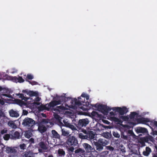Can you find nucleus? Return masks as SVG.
I'll use <instances>...</instances> for the list:
<instances>
[{"instance_id": "obj_1", "label": "nucleus", "mask_w": 157, "mask_h": 157, "mask_svg": "<svg viewBox=\"0 0 157 157\" xmlns=\"http://www.w3.org/2000/svg\"><path fill=\"white\" fill-rule=\"evenodd\" d=\"M81 99V97L78 98V100L75 98L72 99L71 103H74L75 105L78 106L79 108L84 111H88L93 107V105L90 104V103L88 101L85 102L84 101H81L80 100Z\"/></svg>"}, {"instance_id": "obj_2", "label": "nucleus", "mask_w": 157, "mask_h": 157, "mask_svg": "<svg viewBox=\"0 0 157 157\" xmlns=\"http://www.w3.org/2000/svg\"><path fill=\"white\" fill-rule=\"evenodd\" d=\"M102 139H99L97 141H94V144L95 146L97 152H100L102 151L103 147L107 144V142Z\"/></svg>"}, {"instance_id": "obj_3", "label": "nucleus", "mask_w": 157, "mask_h": 157, "mask_svg": "<svg viewBox=\"0 0 157 157\" xmlns=\"http://www.w3.org/2000/svg\"><path fill=\"white\" fill-rule=\"evenodd\" d=\"M22 124L28 129H33L35 124V121L32 118L27 117L24 119Z\"/></svg>"}, {"instance_id": "obj_4", "label": "nucleus", "mask_w": 157, "mask_h": 157, "mask_svg": "<svg viewBox=\"0 0 157 157\" xmlns=\"http://www.w3.org/2000/svg\"><path fill=\"white\" fill-rule=\"evenodd\" d=\"M67 144L69 146H75L78 144V141L74 136H69L66 141Z\"/></svg>"}, {"instance_id": "obj_5", "label": "nucleus", "mask_w": 157, "mask_h": 157, "mask_svg": "<svg viewBox=\"0 0 157 157\" xmlns=\"http://www.w3.org/2000/svg\"><path fill=\"white\" fill-rule=\"evenodd\" d=\"M89 121L87 118L80 119L76 126L78 128L80 129L83 127H86L89 123Z\"/></svg>"}, {"instance_id": "obj_6", "label": "nucleus", "mask_w": 157, "mask_h": 157, "mask_svg": "<svg viewBox=\"0 0 157 157\" xmlns=\"http://www.w3.org/2000/svg\"><path fill=\"white\" fill-rule=\"evenodd\" d=\"M112 109L118 112L120 115H123L126 113L128 111L127 108L125 106L123 107L122 108L119 107H115L112 108Z\"/></svg>"}, {"instance_id": "obj_7", "label": "nucleus", "mask_w": 157, "mask_h": 157, "mask_svg": "<svg viewBox=\"0 0 157 157\" xmlns=\"http://www.w3.org/2000/svg\"><path fill=\"white\" fill-rule=\"evenodd\" d=\"M81 131L86 135V136H87V140H89L94 138L95 133L93 131L89 130H86L83 129H82Z\"/></svg>"}, {"instance_id": "obj_8", "label": "nucleus", "mask_w": 157, "mask_h": 157, "mask_svg": "<svg viewBox=\"0 0 157 157\" xmlns=\"http://www.w3.org/2000/svg\"><path fill=\"white\" fill-rule=\"evenodd\" d=\"M99 110L105 115H107L109 111L111 109V108L105 105L101 104L98 106Z\"/></svg>"}, {"instance_id": "obj_9", "label": "nucleus", "mask_w": 157, "mask_h": 157, "mask_svg": "<svg viewBox=\"0 0 157 157\" xmlns=\"http://www.w3.org/2000/svg\"><path fill=\"white\" fill-rule=\"evenodd\" d=\"M82 146L84 149L86 151V153H90L93 150H95L94 148H93L92 146L87 143H84L82 144Z\"/></svg>"}, {"instance_id": "obj_10", "label": "nucleus", "mask_w": 157, "mask_h": 157, "mask_svg": "<svg viewBox=\"0 0 157 157\" xmlns=\"http://www.w3.org/2000/svg\"><path fill=\"white\" fill-rule=\"evenodd\" d=\"M11 139L17 140L20 138V134L18 131H14V130L10 132Z\"/></svg>"}, {"instance_id": "obj_11", "label": "nucleus", "mask_w": 157, "mask_h": 157, "mask_svg": "<svg viewBox=\"0 0 157 157\" xmlns=\"http://www.w3.org/2000/svg\"><path fill=\"white\" fill-rule=\"evenodd\" d=\"M43 123H42V120L38 123V130L41 133H44L47 130V128L44 126Z\"/></svg>"}, {"instance_id": "obj_12", "label": "nucleus", "mask_w": 157, "mask_h": 157, "mask_svg": "<svg viewBox=\"0 0 157 157\" xmlns=\"http://www.w3.org/2000/svg\"><path fill=\"white\" fill-rule=\"evenodd\" d=\"M75 153L80 156L81 157H83L86 154V151L84 149L79 148L75 151Z\"/></svg>"}, {"instance_id": "obj_13", "label": "nucleus", "mask_w": 157, "mask_h": 157, "mask_svg": "<svg viewBox=\"0 0 157 157\" xmlns=\"http://www.w3.org/2000/svg\"><path fill=\"white\" fill-rule=\"evenodd\" d=\"M61 102V101L60 100L51 101L48 105L49 109L52 107H53L56 105L60 104Z\"/></svg>"}, {"instance_id": "obj_14", "label": "nucleus", "mask_w": 157, "mask_h": 157, "mask_svg": "<svg viewBox=\"0 0 157 157\" xmlns=\"http://www.w3.org/2000/svg\"><path fill=\"white\" fill-rule=\"evenodd\" d=\"M141 140L145 142H148L149 141L153 142L154 140V138L151 136H149L147 137H144L140 138Z\"/></svg>"}, {"instance_id": "obj_15", "label": "nucleus", "mask_w": 157, "mask_h": 157, "mask_svg": "<svg viewBox=\"0 0 157 157\" xmlns=\"http://www.w3.org/2000/svg\"><path fill=\"white\" fill-rule=\"evenodd\" d=\"M140 116L138 113L136 112H133L131 113L129 115V118L131 120L135 118V119L137 121V119H139Z\"/></svg>"}, {"instance_id": "obj_16", "label": "nucleus", "mask_w": 157, "mask_h": 157, "mask_svg": "<svg viewBox=\"0 0 157 157\" xmlns=\"http://www.w3.org/2000/svg\"><path fill=\"white\" fill-rule=\"evenodd\" d=\"M42 123L46 125L48 127H51L53 125V123L50 121L49 119H42Z\"/></svg>"}, {"instance_id": "obj_17", "label": "nucleus", "mask_w": 157, "mask_h": 157, "mask_svg": "<svg viewBox=\"0 0 157 157\" xmlns=\"http://www.w3.org/2000/svg\"><path fill=\"white\" fill-rule=\"evenodd\" d=\"M9 113L10 116L12 117H17L19 116V114L18 112L13 109L9 111Z\"/></svg>"}, {"instance_id": "obj_18", "label": "nucleus", "mask_w": 157, "mask_h": 157, "mask_svg": "<svg viewBox=\"0 0 157 157\" xmlns=\"http://www.w3.org/2000/svg\"><path fill=\"white\" fill-rule=\"evenodd\" d=\"M150 121L149 119L147 118H140L137 119V122L140 123L144 124Z\"/></svg>"}, {"instance_id": "obj_19", "label": "nucleus", "mask_w": 157, "mask_h": 157, "mask_svg": "<svg viewBox=\"0 0 157 157\" xmlns=\"http://www.w3.org/2000/svg\"><path fill=\"white\" fill-rule=\"evenodd\" d=\"M151 151V149L148 147H146L145 151L143 152V155L145 156H148Z\"/></svg>"}, {"instance_id": "obj_20", "label": "nucleus", "mask_w": 157, "mask_h": 157, "mask_svg": "<svg viewBox=\"0 0 157 157\" xmlns=\"http://www.w3.org/2000/svg\"><path fill=\"white\" fill-rule=\"evenodd\" d=\"M136 131L138 133H146L147 132V129L145 128L138 127L137 128Z\"/></svg>"}, {"instance_id": "obj_21", "label": "nucleus", "mask_w": 157, "mask_h": 157, "mask_svg": "<svg viewBox=\"0 0 157 157\" xmlns=\"http://www.w3.org/2000/svg\"><path fill=\"white\" fill-rule=\"evenodd\" d=\"M63 122H64L65 125L66 127L69 128L72 130H76V128L74 125L71 124L70 123H68L67 122H65L64 121H63Z\"/></svg>"}, {"instance_id": "obj_22", "label": "nucleus", "mask_w": 157, "mask_h": 157, "mask_svg": "<svg viewBox=\"0 0 157 157\" xmlns=\"http://www.w3.org/2000/svg\"><path fill=\"white\" fill-rule=\"evenodd\" d=\"M71 99V98L70 97H66L65 96H61L59 100L61 101V104L62 102L65 103L68 100Z\"/></svg>"}, {"instance_id": "obj_23", "label": "nucleus", "mask_w": 157, "mask_h": 157, "mask_svg": "<svg viewBox=\"0 0 157 157\" xmlns=\"http://www.w3.org/2000/svg\"><path fill=\"white\" fill-rule=\"evenodd\" d=\"M52 135L53 138L56 139H60V137L59 135L55 130H53L52 131Z\"/></svg>"}, {"instance_id": "obj_24", "label": "nucleus", "mask_w": 157, "mask_h": 157, "mask_svg": "<svg viewBox=\"0 0 157 157\" xmlns=\"http://www.w3.org/2000/svg\"><path fill=\"white\" fill-rule=\"evenodd\" d=\"M39 146L41 149L44 150H47L48 147L47 144H45L44 142H40L39 143Z\"/></svg>"}, {"instance_id": "obj_25", "label": "nucleus", "mask_w": 157, "mask_h": 157, "mask_svg": "<svg viewBox=\"0 0 157 157\" xmlns=\"http://www.w3.org/2000/svg\"><path fill=\"white\" fill-rule=\"evenodd\" d=\"M121 137L122 138L126 140L128 137V133L126 131L121 132Z\"/></svg>"}, {"instance_id": "obj_26", "label": "nucleus", "mask_w": 157, "mask_h": 157, "mask_svg": "<svg viewBox=\"0 0 157 157\" xmlns=\"http://www.w3.org/2000/svg\"><path fill=\"white\" fill-rule=\"evenodd\" d=\"M1 98L4 100H8L7 99H6L5 98V97H8L9 98H12V95L10 94H1Z\"/></svg>"}, {"instance_id": "obj_27", "label": "nucleus", "mask_w": 157, "mask_h": 157, "mask_svg": "<svg viewBox=\"0 0 157 157\" xmlns=\"http://www.w3.org/2000/svg\"><path fill=\"white\" fill-rule=\"evenodd\" d=\"M8 124L10 127L13 128H16L17 127L16 124L13 121H9Z\"/></svg>"}, {"instance_id": "obj_28", "label": "nucleus", "mask_w": 157, "mask_h": 157, "mask_svg": "<svg viewBox=\"0 0 157 157\" xmlns=\"http://www.w3.org/2000/svg\"><path fill=\"white\" fill-rule=\"evenodd\" d=\"M57 152L59 156H64L65 154V151L62 149H59L58 151Z\"/></svg>"}, {"instance_id": "obj_29", "label": "nucleus", "mask_w": 157, "mask_h": 157, "mask_svg": "<svg viewBox=\"0 0 157 157\" xmlns=\"http://www.w3.org/2000/svg\"><path fill=\"white\" fill-rule=\"evenodd\" d=\"M38 109L40 111H43L44 110H49V108H48V106L47 107L45 105H41L38 107Z\"/></svg>"}, {"instance_id": "obj_30", "label": "nucleus", "mask_w": 157, "mask_h": 157, "mask_svg": "<svg viewBox=\"0 0 157 157\" xmlns=\"http://www.w3.org/2000/svg\"><path fill=\"white\" fill-rule=\"evenodd\" d=\"M23 157H34V156L32 153L29 151L25 152Z\"/></svg>"}, {"instance_id": "obj_31", "label": "nucleus", "mask_w": 157, "mask_h": 157, "mask_svg": "<svg viewBox=\"0 0 157 157\" xmlns=\"http://www.w3.org/2000/svg\"><path fill=\"white\" fill-rule=\"evenodd\" d=\"M62 135L64 136H69V132L68 131H66L64 129H62L61 130Z\"/></svg>"}, {"instance_id": "obj_32", "label": "nucleus", "mask_w": 157, "mask_h": 157, "mask_svg": "<svg viewBox=\"0 0 157 157\" xmlns=\"http://www.w3.org/2000/svg\"><path fill=\"white\" fill-rule=\"evenodd\" d=\"M112 120L115 122H117L118 123H122L123 121L121 120L120 119L118 118L115 117H113L112 118Z\"/></svg>"}, {"instance_id": "obj_33", "label": "nucleus", "mask_w": 157, "mask_h": 157, "mask_svg": "<svg viewBox=\"0 0 157 157\" xmlns=\"http://www.w3.org/2000/svg\"><path fill=\"white\" fill-rule=\"evenodd\" d=\"M4 139L5 140H8L10 139H11L10 133L9 134H6L3 136Z\"/></svg>"}, {"instance_id": "obj_34", "label": "nucleus", "mask_w": 157, "mask_h": 157, "mask_svg": "<svg viewBox=\"0 0 157 157\" xmlns=\"http://www.w3.org/2000/svg\"><path fill=\"white\" fill-rule=\"evenodd\" d=\"M28 94H29L30 96H36L37 95V93L36 92L33 91H29L28 92Z\"/></svg>"}, {"instance_id": "obj_35", "label": "nucleus", "mask_w": 157, "mask_h": 157, "mask_svg": "<svg viewBox=\"0 0 157 157\" xmlns=\"http://www.w3.org/2000/svg\"><path fill=\"white\" fill-rule=\"evenodd\" d=\"M78 137L80 138L81 139H88L87 136H86V135H84L83 134L81 133H80L78 134Z\"/></svg>"}, {"instance_id": "obj_36", "label": "nucleus", "mask_w": 157, "mask_h": 157, "mask_svg": "<svg viewBox=\"0 0 157 157\" xmlns=\"http://www.w3.org/2000/svg\"><path fill=\"white\" fill-rule=\"evenodd\" d=\"M91 115L92 117H98L100 115L97 112L93 111L91 113Z\"/></svg>"}, {"instance_id": "obj_37", "label": "nucleus", "mask_w": 157, "mask_h": 157, "mask_svg": "<svg viewBox=\"0 0 157 157\" xmlns=\"http://www.w3.org/2000/svg\"><path fill=\"white\" fill-rule=\"evenodd\" d=\"M9 77L10 78V79L12 80L13 82L16 83H17L18 82L17 77L16 76H10Z\"/></svg>"}, {"instance_id": "obj_38", "label": "nucleus", "mask_w": 157, "mask_h": 157, "mask_svg": "<svg viewBox=\"0 0 157 157\" xmlns=\"http://www.w3.org/2000/svg\"><path fill=\"white\" fill-rule=\"evenodd\" d=\"M64 109L65 107L64 106L60 105L57 106L55 109L58 111H60V110H64Z\"/></svg>"}, {"instance_id": "obj_39", "label": "nucleus", "mask_w": 157, "mask_h": 157, "mask_svg": "<svg viewBox=\"0 0 157 157\" xmlns=\"http://www.w3.org/2000/svg\"><path fill=\"white\" fill-rule=\"evenodd\" d=\"M120 119H122L123 121H127L129 119V118L128 116H122V115L120 116Z\"/></svg>"}, {"instance_id": "obj_40", "label": "nucleus", "mask_w": 157, "mask_h": 157, "mask_svg": "<svg viewBox=\"0 0 157 157\" xmlns=\"http://www.w3.org/2000/svg\"><path fill=\"white\" fill-rule=\"evenodd\" d=\"M113 135L116 138H119L120 137V135L117 131L113 132Z\"/></svg>"}, {"instance_id": "obj_41", "label": "nucleus", "mask_w": 157, "mask_h": 157, "mask_svg": "<svg viewBox=\"0 0 157 157\" xmlns=\"http://www.w3.org/2000/svg\"><path fill=\"white\" fill-rule=\"evenodd\" d=\"M18 95H20L19 97L21 98L22 100H24L25 101H27L28 98L24 96V94H19Z\"/></svg>"}, {"instance_id": "obj_42", "label": "nucleus", "mask_w": 157, "mask_h": 157, "mask_svg": "<svg viewBox=\"0 0 157 157\" xmlns=\"http://www.w3.org/2000/svg\"><path fill=\"white\" fill-rule=\"evenodd\" d=\"M25 137L28 138H30L32 135V133L29 132H27L25 133Z\"/></svg>"}, {"instance_id": "obj_43", "label": "nucleus", "mask_w": 157, "mask_h": 157, "mask_svg": "<svg viewBox=\"0 0 157 157\" xmlns=\"http://www.w3.org/2000/svg\"><path fill=\"white\" fill-rule=\"evenodd\" d=\"M26 81H27L32 85H36L38 84V82L35 81H31L27 79L26 80Z\"/></svg>"}, {"instance_id": "obj_44", "label": "nucleus", "mask_w": 157, "mask_h": 157, "mask_svg": "<svg viewBox=\"0 0 157 157\" xmlns=\"http://www.w3.org/2000/svg\"><path fill=\"white\" fill-rule=\"evenodd\" d=\"M18 79V82L19 83H22L23 82H24L25 80L22 78L21 77L19 76L18 78H17Z\"/></svg>"}, {"instance_id": "obj_45", "label": "nucleus", "mask_w": 157, "mask_h": 157, "mask_svg": "<svg viewBox=\"0 0 157 157\" xmlns=\"http://www.w3.org/2000/svg\"><path fill=\"white\" fill-rule=\"evenodd\" d=\"M106 148L107 150H108L110 151H113L114 149V148L111 146H106Z\"/></svg>"}, {"instance_id": "obj_46", "label": "nucleus", "mask_w": 157, "mask_h": 157, "mask_svg": "<svg viewBox=\"0 0 157 157\" xmlns=\"http://www.w3.org/2000/svg\"><path fill=\"white\" fill-rule=\"evenodd\" d=\"M20 147L21 149L24 150L25 149L26 147V145L25 144H22L20 145Z\"/></svg>"}, {"instance_id": "obj_47", "label": "nucleus", "mask_w": 157, "mask_h": 157, "mask_svg": "<svg viewBox=\"0 0 157 157\" xmlns=\"http://www.w3.org/2000/svg\"><path fill=\"white\" fill-rule=\"evenodd\" d=\"M27 78L29 80H31L33 78V76L30 74H28L27 75Z\"/></svg>"}, {"instance_id": "obj_48", "label": "nucleus", "mask_w": 157, "mask_h": 157, "mask_svg": "<svg viewBox=\"0 0 157 157\" xmlns=\"http://www.w3.org/2000/svg\"><path fill=\"white\" fill-rule=\"evenodd\" d=\"M73 147V146H72L71 147H70L68 149V151L69 152H73L75 149Z\"/></svg>"}, {"instance_id": "obj_49", "label": "nucleus", "mask_w": 157, "mask_h": 157, "mask_svg": "<svg viewBox=\"0 0 157 157\" xmlns=\"http://www.w3.org/2000/svg\"><path fill=\"white\" fill-rule=\"evenodd\" d=\"M8 130L7 129H3L2 130L1 132V134H3L5 133H7Z\"/></svg>"}, {"instance_id": "obj_50", "label": "nucleus", "mask_w": 157, "mask_h": 157, "mask_svg": "<svg viewBox=\"0 0 157 157\" xmlns=\"http://www.w3.org/2000/svg\"><path fill=\"white\" fill-rule=\"evenodd\" d=\"M10 153H15L16 152V149L13 148H12L10 147Z\"/></svg>"}, {"instance_id": "obj_51", "label": "nucleus", "mask_w": 157, "mask_h": 157, "mask_svg": "<svg viewBox=\"0 0 157 157\" xmlns=\"http://www.w3.org/2000/svg\"><path fill=\"white\" fill-rule=\"evenodd\" d=\"M10 147H7L6 148V151L8 153H10Z\"/></svg>"}, {"instance_id": "obj_52", "label": "nucleus", "mask_w": 157, "mask_h": 157, "mask_svg": "<svg viewBox=\"0 0 157 157\" xmlns=\"http://www.w3.org/2000/svg\"><path fill=\"white\" fill-rule=\"evenodd\" d=\"M102 121L105 124H110V122L107 120H103Z\"/></svg>"}, {"instance_id": "obj_53", "label": "nucleus", "mask_w": 157, "mask_h": 157, "mask_svg": "<svg viewBox=\"0 0 157 157\" xmlns=\"http://www.w3.org/2000/svg\"><path fill=\"white\" fill-rule=\"evenodd\" d=\"M104 136H105L106 138H108L109 137V133L107 132L106 133H104Z\"/></svg>"}, {"instance_id": "obj_54", "label": "nucleus", "mask_w": 157, "mask_h": 157, "mask_svg": "<svg viewBox=\"0 0 157 157\" xmlns=\"http://www.w3.org/2000/svg\"><path fill=\"white\" fill-rule=\"evenodd\" d=\"M28 113V112L25 110H23V114L24 115H27Z\"/></svg>"}, {"instance_id": "obj_55", "label": "nucleus", "mask_w": 157, "mask_h": 157, "mask_svg": "<svg viewBox=\"0 0 157 157\" xmlns=\"http://www.w3.org/2000/svg\"><path fill=\"white\" fill-rule=\"evenodd\" d=\"M101 105H93V107H94L95 108H97L99 110V106Z\"/></svg>"}, {"instance_id": "obj_56", "label": "nucleus", "mask_w": 157, "mask_h": 157, "mask_svg": "<svg viewBox=\"0 0 157 157\" xmlns=\"http://www.w3.org/2000/svg\"><path fill=\"white\" fill-rule=\"evenodd\" d=\"M4 113L1 110H0V117H2L4 115Z\"/></svg>"}, {"instance_id": "obj_57", "label": "nucleus", "mask_w": 157, "mask_h": 157, "mask_svg": "<svg viewBox=\"0 0 157 157\" xmlns=\"http://www.w3.org/2000/svg\"><path fill=\"white\" fill-rule=\"evenodd\" d=\"M40 98L39 97H36L35 99V101H40Z\"/></svg>"}, {"instance_id": "obj_58", "label": "nucleus", "mask_w": 157, "mask_h": 157, "mask_svg": "<svg viewBox=\"0 0 157 157\" xmlns=\"http://www.w3.org/2000/svg\"><path fill=\"white\" fill-rule=\"evenodd\" d=\"M152 157H157V153L154 152L152 154Z\"/></svg>"}, {"instance_id": "obj_59", "label": "nucleus", "mask_w": 157, "mask_h": 157, "mask_svg": "<svg viewBox=\"0 0 157 157\" xmlns=\"http://www.w3.org/2000/svg\"><path fill=\"white\" fill-rule=\"evenodd\" d=\"M29 142H30L32 143H34V139L33 138H31L29 140Z\"/></svg>"}, {"instance_id": "obj_60", "label": "nucleus", "mask_w": 157, "mask_h": 157, "mask_svg": "<svg viewBox=\"0 0 157 157\" xmlns=\"http://www.w3.org/2000/svg\"><path fill=\"white\" fill-rule=\"evenodd\" d=\"M87 95V94L83 93L82 94L81 96L85 98V96H86Z\"/></svg>"}, {"instance_id": "obj_61", "label": "nucleus", "mask_w": 157, "mask_h": 157, "mask_svg": "<svg viewBox=\"0 0 157 157\" xmlns=\"http://www.w3.org/2000/svg\"><path fill=\"white\" fill-rule=\"evenodd\" d=\"M100 125L105 128H107V127H108L107 126H105V125H103V124H100Z\"/></svg>"}, {"instance_id": "obj_62", "label": "nucleus", "mask_w": 157, "mask_h": 157, "mask_svg": "<svg viewBox=\"0 0 157 157\" xmlns=\"http://www.w3.org/2000/svg\"><path fill=\"white\" fill-rule=\"evenodd\" d=\"M55 118L56 119H59V116L57 115V114H56V115L55 116Z\"/></svg>"}, {"instance_id": "obj_63", "label": "nucleus", "mask_w": 157, "mask_h": 157, "mask_svg": "<svg viewBox=\"0 0 157 157\" xmlns=\"http://www.w3.org/2000/svg\"><path fill=\"white\" fill-rule=\"evenodd\" d=\"M5 103L4 101L1 99H0V104L2 105H3Z\"/></svg>"}, {"instance_id": "obj_64", "label": "nucleus", "mask_w": 157, "mask_h": 157, "mask_svg": "<svg viewBox=\"0 0 157 157\" xmlns=\"http://www.w3.org/2000/svg\"><path fill=\"white\" fill-rule=\"evenodd\" d=\"M88 157H97L96 156H95L93 154H90V155Z\"/></svg>"}]
</instances>
